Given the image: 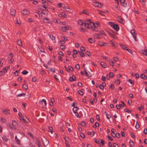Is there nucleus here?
<instances>
[{
    "instance_id": "nucleus-27",
    "label": "nucleus",
    "mask_w": 147,
    "mask_h": 147,
    "mask_svg": "<svg viewBox=\"0 0 147 147\" xmlns=\"http://www.w3.org/2000/svg\"><path fill=\"white\" fill-rule=\"evenodd\" d=\"M128 80L132 86L134 85V81L133 80L131 79H129Z\"/></svg>"
},
{
    "instance_id": "nucleus-29",
    "label": "nucleus",
    "mask_w": 147,
    "mask_h": 147,
    "mask_svg": "<svg viewBox=\"0 0 147 147\" xmlns=\"http://www.w3.org/2000/svg\"><path fill=\"white\" fill-rule=\"evenodd\" d=\"M48 128L49 129V132H51V133L52 134L53 132V131H52V127L50 126H49L48 127Z\"/></svg>"
},
{
    "instance_id": "nucleus-44",
    "label": "nucleus",
    "mask_w": 147,
    "mask_h": 147,
    "mask_svg": "<svg viewBox=\"0 0 147 147\" xmlns=\"http://www.w3.org/2000/svg\"><path fill=\"white\" fill-rule=\"evenodd\" d=\"M27 134L29 136L31 137L33 139H34V136L30 133V132L28 131L27 132Z\"/></svg>"
},
{
    "instance_id": "nucleus-9",
    "label": "nucleus",
    "mask_w": 147,
    "mask_h": 147,
    "mask_svg": "<svg viewBox=\"0 0 147 147\" xmlns=\"http://www.w3.org/2000/svg\"><path fill=\"white\" fill-rule=\"evenodd\" d=\"M69 80L71 82L75 81L76 80V78L75 76L72 75L71 77H70Z\"/></svg>"
},
{
    "instance_id": "nucleus-14",
    "label": "nucleus",
    "mask_w": 147,
    "mask_h": 147,
    "mask_svg": "<svg viewBox=\"0 0 147 147\" xmlns=\"http://www.w3.org/2000/svg\"><path fill=\"white\" fill-rule=\"evenodd\" d=\"M36 144L39 147H40L41 146L40 144V143L39 141L38 140V138H36Z\"/></svg>"
},
{
    "instance_id": "nucleus-37",
    "label": "nucleus",
    "mask_w": 147,
    "mask_h": 147,
    "mask_svg": "<svg viewBox=\"0 0 147 147\" xmlns=\"http://www.w3.org/2000/svg\"><path fill=\"white\" fill-rule=\"evenodd\" d=\"M44 102L45 105H46V100L44 99H43L42 100V101H40L39 103L40 104H42V102Z\"/></svg>"
},
{
    "instance_id": "nucleus-51",
    "label": "nucleus",
    "mask_w": 147,
    "mask_h": 147,
    "mask_svg": "<svg viewBox=\"0 0 147 147\" xmlns=\"http://www.w3.org/2000/svg\"><path fill=\"white\" fill-rule=\"evenodd\" d=\"M68 69H69V71H73L74 70L73 68L71 66H69L68 67Z\"/></svg>"
},
{
    "instance_id": "nucleus-4",
    "label": "nucleus",
    "mask_w": 147,
    "mask_h": 147,
    "mask_svg": "<svg viewBox=\"0 0 147 147\" xmlns=\"http://www.w3.org/2000/svg\"><path fill=\"white\" fill-rule=\"evenodd\" d=\"M41 140L45 146H47L49 143V141L44 137L41 138Z\"/></svg>"
},
{
    "instance_id": "nucleus-2",
    "label": "nucleus",
    "mask_w": 147,
    "mask_h": 147,
    "mask_svg": "<svg viewBox=\"0 0 147 147\" xmlns=\"http://www.w3.org/2000/svg\"><path fill=\"white\" fill-rule=\"evenodd\" d=\"M18 115L21 121H22V122H24L26 123L29 122V120L26 117L25 115L24 116L23 115V117L22 113L21 112L19 113Z\"/></svg>"
},
{
    "instance_id": "nucleus-39",
    "label": "nucleus",
    "mask_w": 147,
    "mask_h": 147,
    "mask_svg": "<svg viewBox=\"0 0 147 147\" xmlns=\"http://www.w3.org/2000/svg\"><path fill=\"white\" fill-rule=\"evenodd\" d=\"M22 87L26 90L28 88V86L25 84H24L23 85Z\"/></svg>"
},
{
    "instance_id": "nucleus-38",
    "label": "nucleus",
    "mask_w": 147,
    "mask_h": 147,
    "mask_svg": "<svg viewBox=\"0 0 147 147\" xmlns=\"http://www.w3.org/2000/svg\"><path fill=\"white\" fill-rule=\"evenodd\" d=\"M28 73V72L27 71H26V70H24L22 71V73L24 75H26Z\"/></svg>"
},
{
    "instance_id": "nucleus-62",
    "label": "nucleus",
    "mask_w": 147,
    "mask_h": 147,
    "mask_svg": "<svg viewBox=\"0 0 147 147\" xmlns=\"http://www.w3.org/2000/svg\"><path fill=\"white\" fill-rule=\"evenodd\" d=\"M95 35L97 36L96 38H101L100 36L99 35V34H98V33H95Z\"/></svg>"
},
{
    "instance_id": "nucleus-50",
    "label": "nucleus",
    "mask_w": 147,
    "mask_h": 147,
    "mask_svg": "<svg viewBox=\"0 0 147 147\" xmlns=\"http://www.w3.org/2000/svg\"><path fill=\"white\" fill-rule=\"evenodd\" d=\"M2 138L3 140L5 142H7V139L5 136H3Z\"/></svg>"
},
{
    "instance_id": "nucleus-30",
    "label": "nucleus",
    "mask_w": 147,
    "mask_h": 147,
    "mask_svg": "<svg viewBox=\"0 0 147 147\" xmlns=\"http://www.w3.org/2000/svg\"><path fill=\"white\" fill-rule=\"evenodd\" d=\"M85 74L86 75V76L88 77H91L92 76L91 74L89 72L88 73L87 72H86L85 73Z\"/></svg>"
},
{
    "instance_id": "nucleus-17",
    "label": "nucleus",
    "mask_w": 147,
    "mask_h": 147,
    "mask_svg": "<svg viewBox=\"0 0 147 147\" xmlns=\"http://www.w3.org/2000/svg\"><path fill=\"white\" fill-rule=\"evenodd\" d=\"M17 42V44L19 46H21L22 45V41L21 40L18 39Z\"/></svg>"
},
{
    "instance_id": "nucleus-19",
    "label": "nucleus",
    "mask_w": 147,
    "mask_h": 147,
    "mask_svg": "<svg viewBox=\"0 0 147 147\" xmlns=\"http://www.w3.org/2000/svg\"><path fill=\"white\" fill-rule=\"evenodd\" d=\"M42 3L44 4V5L45 6H48V3L45 0H42Z\"/></svg>"
},
{
    "instance_id": "nucleus-13",
    "label": "nucleus",
    "mask_w": 147,
    "mask_h": 147,
    "mask_svg": "<svg viewBox=\"0 0 147 147\" xmlns=\"http://www.w3.org/2000/svg\"><path fill=\"white\" fill-rule=\"evenodd\" d=\"M140 77L141 78L144 80H146L147 79V76H146L144 74H141Z\"/></svg>"
},
{
    "instance_id": "nucleus-8",
    "label": "nucleus",
    "mask_w": 147,
    "mask_h": 147,
    "mask_svg": "<svg viewBox=\"0 0 147 147\" xmlns=\"http://www.w3.org/2000/svg\"><path fill=\"white\" fill-rule=\"evenodd\" d=\"M21 13L24 15H27L30 13V12L27 9H25L22 11Z\"/></svg>"
},
{
    "instance_id": "nucleus-1",
    "label": "nucleus",
    "mask_w": 147,
    "mask_h": 147,
    "mask_svg": "<svg viewBox=\"0 0 147 147\" xmlns=\"http://www.w3.org/2000/svg\"><path fill=\"white\" fill-rule=\"evenodd\" d=\"M84 23L85 26L86 27L87 25V28L88 29H91L93 31L96 32L98 31V29L95 25V23L91 22V20L88 19L86 20Z\"/></svg>"
},
{
    "instance_id": "nucleus-54",
    "label": "nucleus",
    "mask_w": 147,
    "mask_h": 147,
    "mask_svg": "<svg viewBox=\"0 0 147 147\" xmlns=\"http://www.w3.org/2000/svg\"><path fill=\"white\" fill-rule=\"evenodd\" d=\"M58 6L59 7H63V5L65 6V5L64 4H63L62 3H59L58 4Z\"/></svg>"
},
{
    "instance_id": "nucleus-61",
    "label": "nucleus",
    "mask_w": 147,
    "mask_h": 147,
    "mask_svg": "<svg viewBox=\"0 0 147 147\" xmlns=\"http://www.w3.org/2000/svg\"><path fill=\"white\" fill-rule=\"evenodd\" d=\"M94 141L97 144H100V140H97L96 139H94Z\"/></svg>"
},
{
    "instance_id": "nucleus-35",
    "label": "nucleus",
    "mask_w": 147,
    "mask_h": 147,
    "mask_svg": "<svg viewBox=\"0 0 147 147\" xmlns=\"http://www.w3.org/2000/svg\"><path fill=\"white\" fill-rule=\"evenodd\" d=\"M104 13H105L104 12H102L101 10H99L98 12V13L100 14V15H102V16H105V15L104 14Z\"/></svg>"
},
{
    "instance_id": "nucleus-23",
    "label": "nucleus",
    "mask_w": 147,
    "mask_h": 147,
    "mask_svg": "<svg viewBox=\"0 0 147 147\" xmlns=\"http://www.w3.org/2000/svg\"><path fill=\"white\" fill-rule=\"evenodd\" d=\"M99 126V123L97 122H96L94 125H93V127L94 128H96V127H98Z\"/></svg>"
},
{
    "instance_id": "nucleus-53",
    "label": "nucleus",
    "mask_w": 147,
    "mask_h": 147,
    "mask_svg": "<svg viewBox=\"0 0 147 147\" xmlns=\"http://www.w3.org/2000/svg\"><path fill=\"white\" fill-rule=\"evenodd\" d=\"M80 125H82L83 126H86V123L84 122V121H82L81 122V123L80 124Z\"/></svg>"
},
{
    "instance_id": "nucleus-24",
    "label": "nucleus",
    "mask_w": 147,
    "mask_h": 147,
    "mask_svg": "<svg viewBox=\"0 0 147 147\" xmlns=\"http://www.w3.org/2000/svg\"><path fill=\"white\" fill-rule=\"evenodd\" d=\"M44 22L46 23H49L50 21V20L47 18H44Z\"/></svg>"
},
{
    "instance_id": "nucleus-3",
    "label": "nucleus",
    "mask_w": 147,
    "mask_h": 147,
    "mask_svg": "<svg viewBox=\"0 0 147 147\" xmlns=\"http://www.w3.org/2000/svg\"><path fill=\"white\" fill-rule=\"evenodd\" d=\"M108 24L116 31L117 32L119 30V28L118 25L115 24L114 22H109Z\"/></svg>"
},
{
    "instance_id": "nucleus-43",
    "label": "nucleus",
    "mask_w": 147,
    "mask_h": 147,
    "mask_svg": "<svg viewBox=\"0 0 147 147\" xmlns=\"http://www.w3.org/2000/svg\"><path fill=\"white\" fill-rule=\"evenodd\" d=\"M79 109V108L77 107H75L73 109V111H77Z\"/></svg>"
},
{
    "instance_id": "nucleus-12",
    "label": "nucleus",
    "mask_w": 147,
    "mask_h": 147,
    "mask_svg": "<svg viewBox=\"0 0 147 147\" xmlns=\"http://www.w3.org/2000/svg\"><path fill=\"white\" fill-rule=\"evenodd\" d=\"M100 65L104 68H106L107 67V65L106 63L103 62H101L100 63Z\"/></svg>"
},
{
    "instance_id": "nucleus-5",
    "label": "nucleus",
    "mask_w": 147,
    "mask_h": 147,
    "mask_svg": "<svg viewBox=\"0 0 147 147\" xmlns=\"http://www.w3.org/2000/svg\"><path fill=\"white\" fill-rule=\"evenodd\" d=\"M132 35L134 40L136 41H138V40L136 39V35L135 33V30L134 29H133L130 31Z\"/></svg>"
},
{
    "instance_id": "nucleus-60",
    "label": "nucleus",
    "mask_w": 147,
    "mask_h": 147,
    "mask_svg": "<svg viewBox=\"0 0 147 147\" xmlns=\"http://www.w3.org/2000/svg\"><path fill=\"white\" fill-rule=\"evenodd\" d=\"M75 68L76 69H79L80 68V66L78 64H77L76 65Z\"/></svg>"
},
{
    "instance_id": "nucleus-41",
    "label": "nucleus",
    "mask_w": 147,
    "mask_h": 147,
    "mask_svg": "<svg viewBox=\"0 0 147 147\" xmlns=\"http://www.w3.org/2000/svg\"><path fill=\"white\" fill-rule=\"evenodd\" d=\"M62 17L64 18H66L67 17V14L64 12H63L61 13Z\"/></svg>"
},
{
    "instance_id": "nucleus-57",
    "label": "nucleus",
    "mask_w": 147,
    "mask_h": 147,
    "mask_svg": "<svg viewBox=\"0 0 147 147\" xmlns=\"http://www.w3.org/2000/svg\"><path fill=\"white\" fill-rule=\"evenodd\" d=\"M96 118L97 119V120L98 121L100 122V116H99L98 115H96Z\"/></svg>"
},
{
    "instance_id": "nucleus-32",
    "label": "nucleus",
    "mask_w": 147,
    "mask_h": 147,
    "mask_svg": "<svg viewBox=\"0 0 147 147\" xmlns=\"http://www.w3.org/2000/svg\"><path fill=\"white\" fill-rule=\"evenodd\" d=\"M79 53L80 56L82 57H83L85 56L84 54L81 51L79 52Z\"/></svg>"
},
{
    "instance_id": "nucleus-36",
    "label": "nucleus",
    "mask_w": 147,
    "mask_h": 147,
    "mask_svg": "<svg viewBox=\"0 0 147 147\" xmlns=\"http://www.w3.org/2000/svg\"><path fill=\"white\" fill-rule=\"evenodd\" d=\"M120 46L121 47L122 49L123 50H126V49H127V47H125V46L123 45H120Z\"/></svg>"
},
{
    "instance_id": "nucleus-48",
    "label": "nucleus",
    "mask_w": 147,
    "mask_h": 147,
    "mask_svg": "<svg viewBox=\"0 0 147 147\" xmlns=\"http://www.w3.org/2000/svg\"><path fill=\"white\" fill-rule=\"evenodd\" d=\"M78 24L80 25H83V22L82 20H80L78 21Z\"/></svg>"
},
{
    "instance_id": "nucleus-52",
    "label": "nucleus",
    "mask_w": 147,
    "mask_h": 147,
    "mask_svg": "<svg viewBox=\"0 0 147 147\" xmlns=\"http://www.w3.org/2000/svg\"><path fill=\"white\" fill-rule=\"evenodd\" d=\"M63 7L64 9H67V11H69V10H70V9L68 7H66L65 6L63 5Z\"/></svg>"
},
{
    "instance_id": "nucleus-59",
    "label": "nucleus",
    "mask_w": 147,
    "mask_h": 147,
    "mask_svg": "<svg viewBox=\"0 0 147 147\" xmlns=\"http://www.w3.org/2000/svg\"><path fill=\"white\" fill-rule=\"evenodd\" d=\"M80 49L81 51L83 52H84L86 51L85 48L84 47H82L80 48Z\"/></svg>"
},
{
    "instance_id": "nucleus-16",
    "label": "nucleus",
    "mask_w": 147,
    "mask_h": 147,
    "mask_svg": "<svg viewBox=\"0 0 147 147\" xmlns=\"http://www.w3.org/2000/svg\"><path fill=\"white\" fill-rule=\"evenodd\" d=\"M16 13V11L14 9H12L11 10L10 14L12 16H15Z\"/></svg>"
},
{
    "instance_id": "nucleus-15",
    "label": "nucleus",
    "mask_w": 147,
    "mask_h": 147,
    "mask_svg": "<svg viewBox=\"0 0 147 147\" xmlns=\"http://www.w3.org/2000/svg\"><path fill=\"white\" fill-rule=\"evenodd\" d=\"M107 32L108 33V34L111 37L114 38L115 37V35L111 33V32L110 30L109 31L107 30Z\"/></svg>"
},
{
    "instance_id": "nucleus-46",
    "label": "nucleus",
    "mask_w": 147,
    "mask_h": 147,
    "mask_svg": "<svg viewBox=\"0 0 147 147\" xmlns=\"http://www.w3.org/2000/svg\"><path fill=\"white\" fill-rule=\"evenodd\" d=\"M60 48L61 50H63L65 49V46L64 45H62L61 46Z\"/></svg>"
},
{
    "instance_id": "nucleus-58",
    "label": "nucleus",
    "mask_w": 147,
    "mask_h": 147,
    "mask_svg": "<svg viewBox=\"0 0 147 147\" xmlns=\"http://www.w3.org/2000/svg\"><path fill=\"white\" fill-rule=\"evenodd\" d=\"M82 12L83 13H85L86 15H88V14L89 13L87 11H86V10H84V9L83 10Z\"/></svg>"
},
{
    "instance_id": "nucleus-42",
    "label": "nucleus",
    "mask_w": 147,
    "mask_h": 147,
    "mask_svg": "<svg viewBox=\"0 0 147 147\" xmlns=\"http://www.w3.org/2000/svg\"><path fill=\"white\" fill-rule=\"evenodd\" d=\"M65 144H66V146L67 147H70V145L69 144V141H66L65 142Z\"/></svg>"
},
{
    "instance_id": "nucleus-10",
    "label": "nucleus",
    "mask_w": 147,
    "mask_h": 147,
    "mask_svg": "<svg viewBox=\"0 0 147 147\" xmlns=\"http://www.w3.org/2000/svg\"><path fill=\"white\" fill-rule=\"evenodd\" d=\"M124 107V106L120 103L119 105H116V108L118 109H120L121 108H123Z\"/></svg>"
},
{
    "instance_id": "nucleus-22",
    "label": "nucleus",
    "mask_w": 147,
    "mask_h": 147,
    "mask_svg": "<svg viewBox=\"0 0 147 147\" xmlns=\"http://www.w3.org/2000/svg\"><path fill=\"white\" fill-rule=\"evenodd\" d=\"M3 111L5 113L6 115L10 114V111L8 109L5 110H3Z\"/></svg>"
},
{
    "instance_id": "nucleus-40",
    "label": "nucleus",
    "mask_w": 147,
    "mask_h": 147,
    "mask_svg": "<svg viewBox=\"0 0 147 147\" xmlns=\"http://www.w3.org/2000/svg\"><path fill=\"white\" fill-rule=\"evenodd\" d=\"M26 95V94L25 93H22L19 94H18L17 95V97H20L21 96H24Z\"/></svg>"
},
{
    "instance_id": "nucleus-34",
    "label": "nucleus",
    "mask_w": 147,
    "mask_h": 147,
    "mask_svg": "<svg viewBox=\"0 0 147 147\" xmlns=\"http://www.w3.org/2000/svg\"><path fill=\"white\" fill-rule=\"evenodd\" d=\"M7 125L8 127H9V128L10 129H13V127L12 126V125H11L9 123H7Z\"/></svg>"
},
{
    "instance_id": "nucleus-49",
    "label": "nucleus",
    "mask_w": 147,
    "mask_h": 147,
    "mask_svg": "<svg viewBox=\"0 0 147 147\" xmlns=\"http://www.w3.org/2000/svg\"><path fill=\"white\" fill-rule=\"evenodd\" d=\"M135 127L136 129H138L140 127L139 124V123H138L137 121L136 124L135 126Z\"/></svg>"
},
{
    "instance_id": "nucleus-64",
    "label": "nucleus",
    "mask_w": 147,
    "mask_h": 147,
    "mask_svg": "<svg viewBox=\"0 0 147 147\" xmlns=\"http://www.w3.org/2000/svg\"><path fill=\"white\" fill-rule=\"evenodd\" d=\"M109 87L110 88H111V89H114V88H115V87H114V85L112 84H111L110 86H109Z\"/></svg>"
},
{
    "instance_id": "nucleus-28",
    "label": "nucleus",
    "mask_w": 147,
    "mask_h": 147,
    "mask_svg": "<svg viewBox=\"0 0 147 147\" xmlns=\"http://www.w3.org/2000/svg\"><path fill=\"white\" fill-rule=\"evenodd\" d=\"M49 36L50 38H51L52 40H55V37L54 36L53 34H49Z\"/></svg>"
},
{
    "instance_id": "nucleus-7",
    "label": "nucleus",
    "mask_w": 147,
    "mask_h": 147,
    "mask_svg": "<svg viewBox=\"0 0 147 147\" xmlns=\"http://www.w3.org/2000/svg\"><path fill=\"white\" fill-rule=\"evenodd\" d=\"M18 124L17 122L14 120H13L12 122V126L13 127V129L16 130V126Z\"/></svg>"
},
{
    "instance_id": "nucleus-56",
    "label": "nucleus",
    "mask_w": 147,
    "mask_h": 147,
    "mask_svg": "<svg viewBox=\"0 0 147 147\" xmlns=\"http://www.w3.org/2000/svg\"><path fill=\"white\" fill-rule=\"evenodd\" d=\"M37 78L36 77L34 76V77L32 79V81L33 82H35L37 81Z\"/></svg>"
},
{
    "instance_id": "nucleus-18",
    "label": "nucleus",
    "mask_w": 147,
    "mask_h": 147,
    "mask_svg": "<svg viewBox=\"0 0 147 147\" xmlns=\"http://www.w3.org/2000/svg\"><path fill=\"white\" fill-rule=\"evenodd\" d=\"M104 113L106 115L107 119H109L111 117V116L109 114H108L107 112L105 111L104 112Z\"/></svg>"
},
{
    "instance_id": "nucleus-21",
    "label": "nucleus",
    "mask_w": 147,
    "mask_h": 147,
    "mask_svg": "<svg viewBox=\"0 0 147 147\" xmlns=\"http://www.w3.org/2000/svg\"><path fill=\"white\" fill-rule=\"evenodd\" d=\"M15 140L16 142L19 144H20V140L17 138V136L15 137Z\"/></svg>"
},
{
    "instance_id": "nucleus-26",
    "label": "nucleus",
    "mask_w": 147,
    "mask_h": 147,
    "mask_svg": "<svg viewBox=\"0 0 147 147\" xmlns=\"http://www.w3.org/2000/svg\"><path fill=\"white\" fill-rule=\"evenodd\" d=\"M88 41L91 43H94L95 42L94 40H92V38H90L88 39Z\"/></svg>"
},
{
    "instance_id": "nucleus-11",
    "label": "nucleus",
    "mask_w": 147,
    "mask_h": 147,
    "mask_svg": "<svg viewBox=\"0 0 147 147\" xmlns=\"http://www.w3.org/2000/svg\"><path fill=\"white\" fill-rule=\"evenodd\" d=\"M114 76L113 72H110L109 74L108 78H107V80H109L110 79L111 77L113 78Z\"/></svg>"
},
{
    "instance_id": "nucleus-45",
    "label": "nucleus",
    "mask_w": 147,
    "mask_h": 147,
    "mask_svg": "<svg viewBox=\"0 0 147 147\" xmlns=\"http://www.w3.org/2000/svg\"><path fill=\"white\" fill-rule=\"evenodd\" d=\"M5 74V72L4 71H0V76L4 75Z\"/></svg>"
},
{
    "instance_id": "nucleus-33",
    "label": "nucleus",
    "mask_w": 147,
    "mask_h": 147,
    "mask_svg": "<svg viewBox=\"0 0 147 147\" xmlns=\"http://www.w3.org/2000/svg\"><path fill=\"white\" fill-rule=\"evenodd\" d=\"M0 121L2 123H5L6 122V120L4 118H0Z\"/></svg>"
},
{
    "instance_id": "nucleus-47",
    "label": "nucleus",
    "mask_w": 147,
    "mask_h": 147,
    "mask_svg": "<svg viewBox=\"0 0 147 147\" xmlns=\"http://www.w3.org/2000/svg\"><path fill=\"white\" fill-rule=\"evenodd\" d=\"M78 93L80 94V95H82L83 94V92L80 90H79L78 91Z\"/></svg>"
},
{
    "instance_id": "nucleus-6",
    "label": "nucleus",
    "mask_w": 147,
    "mask_h": 147,
    "mask_svg": "<svg viewBox=\"0 0 147 147\" xmlns=\"http://www.w3.org/2000/svg\"><path fill=\"white\" fill-rule=\"evenodd\" d=\"M94 3V5L95 7H101L102 5V4L99 2H98L96 1H95V2H93Z\"/></svg>"
},
{
    "instance_id": "nucleus-55",
    "label": "nucleus",
    "mask_w": 147,
    "mask_h": 147,
    "mask_svg": "<svg viewBox=\"0 0 147 147\" xmlns=\"http://www.w3.org/2000/svg\"><path fill=\"white\" fill-rule=\"evenodd\" d=\"M2 59L0 58V68L3 65V63L2 62Z\"/></svg>"
},
{
    "instance_id": "nucleus-31",
    "label": "nucleus",
    "mask_w": 147,
    "mask_h": 147,
    "mask_svg": "<svg viewBox=\"0 0 147 147\" xmlns=\"http://www.w3.org/2000/svg\"><path fill=\"white\" fill-rule=\"evenodd\" d=\"M99 33L103 35L104 36H106V34L105 33V32L103 30H100L99 31Z\"/></svg>"
},
{
    "instance_id": "nucleus-63",
    "label": "nucleus",
    "mask_w": 147,
    "mask_h": 147,
    "mask_svg": "<svg viewBox=\"0 0 147 147\" xmlns=\"http://www.w3.org/2000/svg\"><path fill=\"white\" fill-rule=\"evenodd\" d=\"M125 112L127 113H131V111L125 108L124 109Z\"/></svg>"
},
{
    "instance_id": "nucleus-25",
    "label": "nucleus",
    "mask_w": 147,
    "mask_h": 147,
    "mask_svg": "<svg viewBox=\"0 0 147 147\" xmlns=\"http://www.w3.org/2000/svg\"><path fill=\"white\" fill-rule=\"evenodd\" d=\"M61 30L63 32H66V31L67 30V28H66V27L65 26L62 27H61Z\"/></svg>"
},
{
    "instance_id": "nucleus-20",
    "label": "nucleus",
    "mask_w": 147,
    "mask_h": 147,
    "mask_svg": "<svg viewBox=\"0 0 147 147\" xmlns=\"http://www.w3.org/2000/svg\"><path fill=\"white\" fill-rule=\"evenodd\" d=\"M123 0V1H122V3H121V4L124 7H126L127 6V4L126 1L125 0Z\"/></svg>"
}]
</instances>
